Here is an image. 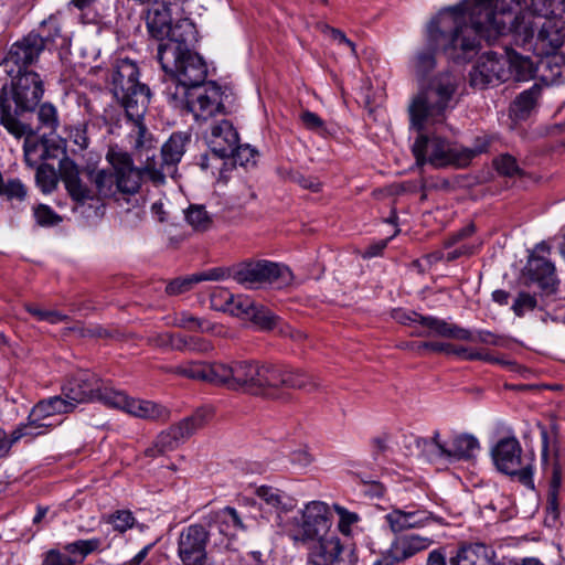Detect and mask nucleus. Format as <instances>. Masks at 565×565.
Instances as JSON below:
<instances>
[{
	"instance_id": "f257e3e1",
	"label": "nucleus",
	"mask_w": 565,
	"mask_h": 565,
	"mask_svg": "<svg viewBox=\"0 0 565 565\" xmlns=\"http://www.w3.org/2000/svg\"><path fill=\"white\" fill-rule=\"evenodd\" d=\"M490 8L480 0H462L441 9L427 24L426 47L418 51L412 62L415 73L424 77L436 66L435 52L440 50L454 61H468L480 47V40H488L487 29L499 30Z\"/></svg>"
},
{
	"instance_id": "f03ea898",
	"label": "nucleus",
	"mask_w": 565,
	"mask_h": 565,
	"mask_svg": "<svg viewBox=\"0 0 565 565\" xmlns=\"http://www.w3.org/2000/svg\"><path fill=\"white\" fill-rule=\"evenodd\" d=\"M490 8L499 30L487 29L488 41L511 33L516 44L527 46L536 55L548 56L565 44V12L543 22L536 21L530 11L521 10L519 0H480Z\"/></svg>"
},
{
	"instance_id": "7ed1b4c3",
	"label": "nucleus",
	"mask_w": 565,
	"mask_h": 565,
	"mask_svg": "<svg viewBox=\"0 0 565 565\" xmlns=\"http://www.w3.org/2000/svg\"><path fill=\"white\" fill-rule=\"evenodd\" d=\"M130 138L135 154L143 163V172L154 183H162L166 174L173 171L182 159L185 147L190 142L188 132H174L162 145L159 158H157L153 139L148 132L143 121L134 126Z\"/></svg>"
},
{
	"instance_id": "20e7f679",
	"label": "nucleus",
	"mask_w": 565,
	"mask_h": 565,
	"mask_svg": "<svg viewBox=\"0 0 565 565\" xmlns=\"http://www.w3.org/2000/svg\"><path fill=\"white\" fill-rule=\"evenodd\" d=\"M114 172L106 170L89 171L95 200L114 199L119 202L136 194L141 185L142 171L134 166L130 154L118 147H110L106 156Z\"/></svg>"
},
{
	"instance_id": "39448f33",
	"label": "nucleus",
	"mask_w": 565,
	"mask_h": 565,
	"mask_svg": "<svg viewBox=\"0 0 565 565\" xmlns=\"http://www.w3.org/2000/svg\"><path fill=\"white\" fill-rule=\"evenodd\" d=\"M458 78L451 73H441L412 100L408 111L411 125L418 131L443 125L447 111L454 108V95Z\"/></svg>"
},
{
	"instance_id": "423d86ee",
	"label": "nucleus",
	"mask_w": 565,
	"mask_h": 565,
	"mask_svg": "<svg viewBox=\"0 0 565 565\" xmlns=\"http://www.w3.org/2000/svg\"><path fill=\"white\" fill-rule=\"evenodd\" d=\"M274 364L258 361H232L216 363V385L252 395H269L278 382Z\"/></svg>"
},
{
	"instance_id": "0eeeda50",
	"label": "nucleus",
	"mask_w": 565,
	"mask_h": 565,
	"mask_svg": "<svg viewBox=\"0 0 565 565\" xmlns=\"http://www.w3.org/2000/svg\"><path fill=\"white\" fill-rule=\"evenodd\" d=\"M111 92L134 126L143 121L150 102V89L139 82V68L128 58L118 60L110 75Z\"/></svg>"
},
{
	"instance_id": "6e6552de",
	"label": "nucleus",
	"mask_w": 565,
	"mask_h": 565,
	"mask_svg": "<svg viewBox=\"0 0 565 565\" xmlns=\"http://www.w3.org/2000/svg\"><path fill=\"white\" fill-rule=\"evenodd\" d=\"M487 140H478L472 148H463L451 143L437 136H426L420 134L415 140L412 151L416 158V163L423 166L429 163L435 168L456 166L467 167L478 154L488 150Z\"/></svg>"
},
{
	"instance_id": "1a4fd4ad",
	"label": "nucleus",
	"mask_w": 565,
	"mask_h": 565,
	"mask_svg": "<svg viewBox=\"0 0 565 565\" xmlns=\"http://www.w3.org/2000/svg\"><path fill=\"white\" fill-rule=\"evenodd\" d=\"M192 43L181 41L158 45L157 58L166 76L196 88L205 83L207 66L203 57L190 49Z\"/></svg>"
},
{
	"instance_id": "9d476101",
	"label": "nucleus",
	"mask_w": 565,
	"mask_h": 565,
	"mask_svg": "<svg viewBox=\"0 0 565 565\" xmlns=\"http://www.w3.org/2000/svg\"><path fill=\"white\" fill-rule=\"evenodd\" d=\"M146 24L149 34L159 41V45L196 41V29L192 21L182 19L172 25L170 11L164 2H156L148 9Z\"/></svg>"
},
{
	"instance_id": "9b49d317",
	"label": "nucleus",
	"mask_w": 565,
	"mask_h": 565,
	"mask_svg": "<svg viewBox=\"0 0 565 565\" xmlns=\"http://www.w3.org/2000/svg\"><path fill=\"white\" fill-rule=\"evenodd\" d=\"M491 456L499 471L516 478L529 489H534L533 459L522 458V447L514 436L499 439L491 450Z\"/></svg>"
},
{
	"instance_id": "f8f14e48",
	"label": "nucleus",
	"mask_w": 565,
	"mask_h": 565,
	"mask_svg": "<svg viewBox=\"0 0 565 565\" xmlns=\"http://www.w3.org/2000/svg\"><path fill=\"white\" fill-rule=\"evenodd\" d=\"M234 279L247 288L265 284L285 288L292 284L294 276L287 266L264 259L241 264L234 271Z\"/></svg>"
},
{
	"instance_id": "ddd939ff",
	"label": "nucleus",
	"mask_w": 565,
	"mask_h": 565,
	"mask_svg": "<svg viewBox=\"0 0 565 565\" xmlns=\"http://www.w3.org/2000/svg\"><path fill=\"white\" fill-rule=\"evenodd\" d=\"M300 514L301 518L295 519L290 529V536L295 542L309 543L312 539L329 533L332 526V509L327 502H307Z\"/></svg>"
},
{
	"instance_id": "4468645a",
	"label": "nucleus",
	"mask_w": 565,
	"mask_h": 565,
	"mask_svg": "<svg viewBox=\"0 0 565 565\" xmlns=\"http://www.w3.org/2000/svg\"><path fill=\"white\" fill-rule=\"evenodd\" d=\"M207 416V411L198 409L192 415L180 420L177 425L161 431L158 435L153 447H150L145 451L146 456L156 457L157 455L174 450L206 424Z\"/></svg>"
},
{
	"instance_id": "2eb2a0df",
	"label": "nucleus",
	"mask_w": 565,
	"mask_h": 565,
	"mask_svg": "<svg viewBox=\"0 0 565 565\" xmlns=\"http://www.w3.org/2000/svg\"><path fill=\"white\" fill-rule=\"evenodd\" d=\"M253 500L243 499L238 508L224 507L223 509L211 511L205 520L210 526H215L218 532L228 537H236L241 533H246L253 525L255 516L248 513V505L253 507Z\"/></svg>"
},
{
	"instance_id": "dca6fc26",
	"label": "nucleus",
	"mask_w": 565,
	"mask_h": 565,
	"mask_svg": "<svg viewBox=\"0 0 565 565\" xmlns=\"http://www.w3.org/2000/svg\"><path fill=\"white\" fill-rule=\"evenodd\" d=\"M542 450L541 459L543 468L551 473L546 510L556 519L559 513V490L562 487V468L555 443H551L550 435L545 428L541 430Z\"/></svg>"
},
{
	"instance_id": "f3484780",
	"label": "nucleus",
	"mask_w": 565,
	"mask_h": 565,
	"mask_svg": "<svg viewBox=\"0 0 565 565\" xmlns=\"http://www.w3.org/2000/svg\"><path fill=\"white\" fill-rule=\"evenodd\" d=\"M107 391H114L104 386L102 380L89 371H78L72 375L62 386V395L75 407L85 402L99 399L104 403L103 395Z\"/></svg>"
},
{
	"instance_id": "a211bd4d",
	"label": "nucleus",
	"mask_w": 565,
	"mask_h": 565,
	"mask_svg": "<svg viewBox=\"0 0 565 565\" xmlns=\"http://www.w3.org/2000/svg\"><path fill=\"white\" fill-rule=\"evenodd\" d=\"M104 404L122 409L131 416L147 420H167L170 412L164 406L152 401L130 398L119 391H107L103 395Z\"/></svg>"
},
{
	"instance_id": "6ab92c4d",
	"label": "nucleus",
	"mask_w": 565,
	"mask_h": 565,
	"mask_svg": "<svg viewBox=\"0 0 565 565\" xmlns=\"http://www.w3.org/2000/svg\"><path fill=\"white\" fill-rule=\"evenodd\" d=\"M196 120L209 118L224 111L221 87L214 82L193 88L185 108Z\"/></svg>"
},
{
	"instance_id": "aec40b11",
	"label": "nucleus",
	"mask_w": 565,
	"mask_h": 565,
	"mask_svg": "<svg viewBox=\"0 0 565 565\" xmlns=\"http://www.w3.org/2000/svg\"><path fill=\"white\" fill-rule=\"evenodd\" d=\"M508 78L507 61L493 52L482 54L469 74L470 85L478 89H484Z\"/></svg>"
},
{
	"instance_id": "412c9836",
	"label": "nucleus",
	"mask_w": 565,
	"mask_h": 565,
	"mask_svg": "<svg viewBox=\"0 0 565 565\" xmlns=\"http://www.w3.org/2000/svg\"><path fill=\"white\" fill-rule=\"evenodd\" d=\"M384 519L393 533L423 529L438 520L431 512L418 509L415 504L393 508L385 514Z\"/></svg>"
},
{
	"instance_id": "4be33fe9",
	"label": "nucleus",
	"mask_w": 565,
	"mask_h": 565,
	"mask_svg": "<svg viewBox=\"0 0 565 565\" xmlns=\"http://www.w3.org/2000/svg\"><path fill=\"white\" fill-rule=\"evenodd\" d=\"M43 92V83L38 73L25 71L18 75L13 85L15 113L33 110L42 98Z\"/></svg>"
},
{
	"instance_id": "5701e85b",
	"label": "nucleus",
	"mask_w": 565,
	"mask_h": 565,
	"mask_svg": "<svg viewBox=\"0 0 565 565\" xmlns=\"http://www.w3.org/2000/svg\"><path fill=\"white\" fill-rule=\"evenodd\" d=\"M407 318L426 328L425 331L417 333L419 337L439 335L455 340L472 339V332L470 330L434 316H423L417 312H412L407 315Z\"/></svg>"
},
{
	"instance_id": "b1692460",
	"label": "nucleus",
	"mask_w": 565,
	"mask_h": 565,
	"mask_svg": "<svg viewBox=\"0 0 565 565\" xmlns=\"http://www.w3.org/2000/svg\"><path fill=\"white\" fill-rule=\"evenodd\" d=\"M206 143L212 153L218 159L228 158L238 143V134L232 122L223 119L211 127L205 137Z\"/></svg>"
},
{
	"instance_id": "393cba45",
	"label": "nucleus",
	"mask_w": 565,
	"mask_h": 565,
	"mask_svg": "<svg viewBox=\"0 0 565 565\" xmlns=\"http://www.w3.org/2000/svg\"><path fill=\"white\" fill-rule=\"evenodd\" d=\"M433 543L430 537L419 534L397 535L387 550V556L392 562L402 563L428 550Z\"/></svg>"
},
{
	"instance_id": "a878e982",
	"label": "nucleus",
	"mask_w": 565,
	"mask_h": 565,
	"mask_svg": "<svg viewBox=\"0 0 565 565\" xmlns=\"http://www.w3.org/2000/svg\"><path fill=\"white\" fill-rule=\"evenodd\" d=\"M43 49V39L31 33L11 46L6 62L18 66V75L23 74V70L39 57Z\"/></svg>"
},
{
	"instance_id": "bb28decb",
	"label": "nucleus",
	"mask_w": 565,
	"mask_h": 565,
	"mask_svg": "<svg viewBox=\"0 0 565 565\" xmlns=\"http://www.w3.org/2000/svg\"><path fill=\"white\" fill-rule=\"evenodd\" d=\"M308 544V559L312 565H333L342 552L339 537L330 533L312 539Z\"/></svg>"
},
{
	"instance_id": "cd10ccee",
	"label": "nucleus",
	"mask_w": 565,
	"mask_h": 565,
	"mask_svg": "<svg viewBox=\"0 0 565 565\" xmlns=\"http://www.w3.org/2000/svg\"><path fill=\"white\" fill-rule=\"evenodd\" d=\"M255 302L248 296H234L224 289H218L211 296L212 308L228 312L243 320H247L248 316H250V310Z\"/></svg>"
},
{
	"instance_id": "c85d7f7f",
	"label": "nucleus",
	"mask_w": 565,
	"mask_h": 565,
	"mask_svg": "<svg viewBox=\"0 0 565 565\" xmlns=\"http://www.w3.org/2000/svg\"><path fill=\"white\" fill-rule=\"evenodd\" d=\"M524 273L531 282L537 284L543 290L554 291L558 282L554 264L543 256L531 255Z\"/></svg>"
},
{
	"instance_id": "c756f323",
	"label": "nucleus",
	"mask_w": 565,
	"mask_h": 565,
	"mask_svg": "<svg viewBox=\"0 0 565 565\" xmlns=\"http://www.w3.org/2000/svg\"><path fill=\"white\" fill-rule=\"evenodd\" d=\"M61 178L70 196L75 202L84 204L95 200L93 186L89 188L83 183L78 167L73 161L65 160L61 163Z\"/></svg>"
},
{
	"instance_id": "7c9ffc66",
	"label": "nucleus",
	"mask_w": 565,
	"mask_h": 565,
	"mask_svg": "<svg viewBox=\"0 0 565 565\" xmlns=\"http://www.w3.org/2000/svg\"><path fill=\"white\" fill-rule=\"evenodd\" d=\"M495 552L483 543L461 545L449 558L450 565H494Z\"/></svg>"
},
{
	"instance_id": "2f4dec72",
	"label": "nucleus",
	"mask_w": 565,
	"mask_h": 565,
	"mask_svg": "<svg viewBox=\"0 0 565 565\" xmlns=\"http://www.w3.org/2000/svg\"><path fill=\"white\" fill-rule=\"evenodd\" d=\"M446 440L447 460L450 462L469 460L473 458L480 449L479 440L471 434H456Z\"/></svg>"
},
{
	"instance_id": "473e14b6",
	"label": "nucleus",
	"mask_w": 565,
	"mask_h": 565,
	"mask_svg": "<svg viewBox=\"0 0 565 565\" xmlns=\"http://www.w3.org/2000/svg\"><path fill=\"white\" fill-rule=\"evenodd\" d=\"M274 370L278 373V382L275 384L273 390L280 386H286L306 392H312L319 387L318 380L313 375L308 374L302 370L286 369L275 364Z\"/></svg>"
},
{
	"instance_id": "72a5a7b5",
	"label": "nucleus",
	"mask_w": 565,
	"mask_h": 565,
	"mask_svg": "<svg viewBox=\"0 0 565 565\" xmlns=\"http://www.w3.org/2000/svg\"><path fill=\"white\" fill-rule=\"evenodd\" d=\"M75 409V403L67 401L63 395L51 396L40 401L31 409L33 420L53 422L56 415L67 414Z\"/></svg>"
},
{
	"instance_id": "f704fd0d",
	"label": "nucleus",
	"mask_w": 565,
	"mask_h": 565,
	"mask_svg": "<svg viewBox=\"0 0 565 565\" xmlns=\"http://www.w3.org/2000/svg\"><path fill=\"white\" fill-rule=\"evenodd\" d=\"M216 363L188 361L167 369L168 372L195 381L216 385Z\"/></svg>"
},
{
	"instance_id": "c9c22d12",
	"label": "nucleus",
	"mask_w": 565,
	"mask_h": 565,
	"mask_svg": "<svg viewBox=\"0 0 565 565\" xmlns=\"http://www.w3.org/2000/svg\"><path fill=\"white\" fill-rule=\"evenodd\" d=\"M258 499L277 512H288L295 507L294 500L284 491L270 487L260 486L255 491Z\"/></svg>"
},
{
	"instance_id": "e433bc0d",
	"label": "nucleus",
	"mask_w": 565,
	"mask_h": 565,
	"mask_svg": "<svg viewBox=\"0 0 565 565\" xmlns=\"http://www.w3.org/2000/svg\"><path fill=\"white\" fill-rule=\"evenodd\" d=\"M58 425V423L54 422H42V420H33L31 418V413L29 414L28 422L20 424L12 433L10 434V438L8 441V447H11L13 444L18 443L22 438L29 437L33 439L36 436L43 435Z\"/></svg>"
},
{
	"instance_id": "4c0bfd02",
	"label": "nucleus",
	"mask_w": 565,
	"mask_h": 565,
	"mask_svg": "<svg viewBox=\"0 0 565 565\" xmlns=\"http://www.w3.org/2000/svg\"><path fill=\"white\" fill-rule=\"evenodd\" d=\"M0 125H3L7 130L15 137H22L28 131H32L30 125L19 122L11 115V105L6 87L0 90Z\"/></svg>"
},
{
	"instance_id": "58836bf2",
	"label": "nucleus",
	"mask_w": 565,
	"mask_h": 565,
	"mask_svg": "<svg viewBox=\"0 0 565 565\" xmlns=\"http://www.w3.org/2000/svg\"><path fill=\"white\" fill-rule=\"evenodd\" d=\"M164 86L163 94L167 100L174 108L185 109L193 88L190 85L181 84L171 76H167Z\"/></svg>"
},
{
	"instance_id": "ea45409f",
	"label": "nucleus",
	"mask_w": 565,
	"mask_h": 565,
	"mask_svg": "<svg viewBox=\"0 0 565 565\" xmlns=\"http://www.w3.org/2000/svg\"><path fill=\"white\" fill-rule=\"evenodd\" d=\"M502 58L507 61L509 75L514 74L518 81H526L533 76L534 65L529 57L522 56L513 50H507Z\"/></svg>"
},
{
	"instance_id": "a19ab883",
	"label": "nucleus",
	"mask_w": 565,
	"mask_h": 565,
	"mask_svg": "<svg viewBox=\"0 0 565 565\" xmlns=\"http://www.w3.org/2000/svg\"><path fill=\"white\" fill-rule=\"evenodd\" d=\"M540 92L537 85L522 92L510 106V116L514 119H525L534 108Z\"/></svg>"
},
{
	"instance_id": "79ce46f5",
	"label": "nucleus",
	"mask_w": 565,
	"mask_h": 565,
	"mask_svg": "<svg viewBox=\"0 0 565 565\" xmlns=\"http://www.w3.org/2000/svg\"><path fill=\"white\" fill-rule=\"evenodd\" d=\"M172 326L191 332H212L213 323L204 318L196 317L189 311L174 312L172 317Z\"/></svg>"
},
{
	"instance_id": "37998d69",
	"label": "nucleus",
	"mask_w": 565,
	"mask_h": 565,
	"mask_svg": "<svg viewBox=\"0 0 565 565\" xmlns=\"http://www.w3.org/2000/svg\"><path fill=\"white\" fill-rule=\"evenodd\" d=\"M246 321H250L260 331H271L277 329L280 318L264 305L255 302Z\"/></svg>"
},
{
	"instance_id": "c03bdc74",
	"label": "nucleus",
	"mask_w": 565,
	"mask_h": 565,
	"mask_svg": "<svg viewBox=\"0 0 565 565\" xmlns=\"http://www.w3.org/2000/svg\"><path fill=\"white\" fill-rule=\"evenodd\" d=\"M536 21H541L542 18L547 19L551 17H558L565 12V0H532L531 10Z\"/></svg>"
},
{
	"instance_id": "a18cd8bd",
	"label": "nucleus",
	"mask_w": 565,
	"mask_h": 565,
	"mask_svg": "<svg viewBox=\"0 0 565 565\" xmlns=\"http://www.w3.org/2000/svg\"><path fill=\"white\" fill-rule=\"evenodd\" d=\"M418 445L429 460H447V440L441 438L438 430H435L430 438L420 439Z\"/></svg>"
},
{
	"instance_id": "49530a36",
	"label": "nucleus",
	"mask_w": 565,
	"mask_h": 565,
	"mask_svg": "<svg viewBox=\"0 0 565 565\" xmlns=\"http://www.w3.org/2000/svg\"><path fill=\"white\" fill-rule=\"evenodd\" d=\"M35 134L34 129L32 131H28L24 134L26 136L23 150H24V160L28 166L34 167L39 160L45 159L47 154V147L45 141L34 140L33 135Z\"/></svg>"
},
{
	"instance_id": "de8ad7c7",
	"label": "nucleus",
	"mask_w": 565,
	"mask_h": 565,
	"mask_svg": "<svg viewBox=\"0 0 565 565\" xmlns=\"http://www.w3.org/2000/svg\"><path fill=\"white\" fill-rule=\"evenodd\" d=\"M186 222L195 230L205 232L211 228L213 218L206 211L204 205H190L185 212Z\"/></svg>"
},
{
	"instance_id": "09e8293b",
	"label": "nucleus",
	"mask_w": 565,
	"mask_h": 565,
	"mask_svg": "<svg viewBox=\"0 0 565 565\" xmlns=\"http://www.w3.org/2000/svg\"><path fill=\"white\" fill-rule=\"evenodd\" d=\"M333 511L337 513L338 520V530L344 536H352L354 534V530L358 526V523L361 521V518L358 513L348 510L347 508L340 504H333Z\"/></svg>"
},
{
	"instance_id": "8fccbe9b",
	"label": "nucleus",
	"mask_w": 565,
	"mask_h": 565,
	"mask_svg": "<svg viewBox=\"0 0 565 565\" xmlns=\"http://www.w3.org/2000/svg\"><path fill=\"white\" fill-rule=\"evenodd\" d=\"M547 58L542 62V65L550 71L551 75H543L546 81L552 83H562L565 81V56L562 55H548Z\"/></svg>"
},
{
	"instance_id": "3c124183",
	"label": "nucleus",
	"mask_w": 565,
	"mask_h": 565,
	"mask_svg": "<svg viewBox=\"0 0 565 565\" xmlns=\"http://www.w3.org/2000/svg\"><path fill=\"white\" fill-rule=\"evenodd\" d=\"M35 181L43 193L52 192L57 185L55 169L46 163L40 164L36 169Z\"/></svg>"
},
{
	"instance_id": "603ef678",
	"label": "nucleus",
	"mask_w": 565,
	"mask_h": 565,
	"mask_svg": "<svg viewBox=\"0 0 565 565\" xmlns=\"http://www.w3.org/2000/svg\"><path fill=\"white\" fill-rule=\"evenodd\" d=\"M170 349L172 350H192V351H207L210 344L200 338H185L180 334L171 333Z\"/></svg>"
},
{
	"instance_id": "864d4df0",
	"label": "nucleus",
	"mask_w": 565,
	"mask_h": 565,
	"mask_svg": "<svg viewBox=\"0 0 565 565\" xmlns=\"http://www.w3.org/2000/svg\"><path fill=\"white\" fill-rule=\"evenodd\" d=\"M24 308L30 315H32L39 321H46L51 324H56L68 320V317L66 315H63L57 310L43 309L34 303H25Z\"/></svg>"
},
{
	"instance_id": "5fc2aeb1",
	"label": "nucleus",
	"mask_w": 565,
	"mask_h": 565,
	"mask_svg": "<svg viewBox=\"0 0 565 565\" xmlns=\"http://www.w3.org/2000/svg\"><path fill=\"white\" fill-rule=\"evenodd\" d=\"M0 195L9 201L23 202L28 196V188L20 179H8Z\"/></svg>"
},
{
	"instance_id": "6e6d98bb",
	"label": "nucleus",
	"mask_w": 565,
	"mask_h": 565,
	"mask_svg": "<svg viewBox=\"0 0 565 565\" xmlns=\"http://www.w3.org/2000/svg\"><path fill=\"white\" fill-rule=\"evenodd\" d=\"M102 544L100 539L78 540L67 543L63 548L70 554H79L83 558L97 551Z\"/></svg>"
},
{
	"instance_id": "4d7b16f0",
	"label": "nucleus",
	"mask_w": 565,
	"mask_h": 565,
	"mask_svg": "<svg viewBox=\"0 0 565 565\" xmlns=\"http://www.w3.org/2000/svg\"><path fill=\"white\" fill-rule=\"evenodd\" d=\"M38 119L40 122L38 129L44 128L50 134L54 132L58 125L56 108L52 104L41 105L38 111Z\"/></svg>"
},
{
	"instance_id": "13d9d810",
	"label": "nucleus",
	"mask_w": 565,
	"mask_h": 565,
	"mask_svg": "<svg viewBox=\"0 0 565 565\" xmlns=\"http://www.w3.org/2000/svg\"><path fill=\"white\" fill-rule=\"evenodd\" d=\"M107 522L113 525L115 531L124 533L134 527L136 519L129 510H117L108 516Z\"/></svg>"
},
{
	"instance_id": "bf43d9fd",
	"label": "nucleus",
	"mask_w": 565,
	"mask_h": 565,
	"mask_svg": "<svg viewBox=\"0 0 565 565\" xmlns=\"http://www.w3.org/2000/svg\"><path fill=\"white\" fill-rule=\"evenodd\" d=\"M33 215L40 226H53L62 222V217L46 204L34 206Z\"/></svg>"
},
{
	"instance_id": "052dcab7",
	"label": "nucleus",
	"mask_w": 565,
	"mask_h": 565,
	"mask_svg": "<svg viewBox=\"0 0 565 565\" xmlns=\"http://www.w3.org/2000/svg\"><path fill=\"white\" fill-rule=\"evenodd\" d=\"M495 169L499 173L507 177H515L521 174V169L514 157L510 154H501L494 160Z\"/></svg>"
},
{
	"instance_id": "680f3d73",
	"label": "nucleus",
	"mask_w": 565,
	"mask_h": 565,
	"mask_svg": "<svg viewBox=\"0 0 565 565\" xmlns=\"http://www.w3.org/2000/svg\"><path fill=\"white\" fill-rule=\"evenodd\" d=\"M449 354L457 355L467 361L481 360V361H487V362H492V363L499 362L497 359L492 358L489 354L481 353L479 351L471 350V349L462 347V345L457 347V345L450 344Z\"/></svg>"
},
{
	"instance_id": "e2e57ef3",
	"label": "nucleus",
	"mask_w": 565,
	"mask_h": 565,
	"mask_svg": "<svg viewBox=\"0 0 565 565\" xmlns=\"http://www.w3.org/2000/svg\"><path fill=\"white\" fill-rule=\"evenodd\" d=\"M536 305L537 300L535 296H532L529 292H520L511 309L515 316L523 317L526 312L534 310Z\"/></svg>"
},
{
	"instance_id": "0e129e2a",
	"label": "nucleus",
	"mask_w": 565,
	"mask_h": 565,
	"mask_svg": "<svg viewBox=\"0 0 565 565\" xmlns=\"http://www.w3.org/2000/svg\"><path fill=\"white\" fill-rule=\"evenodd\" d=\"M257 151L252 148L249 145H242L238 143L235 147L234 152L230 156L233 157L234 162L242 166L247 167L249 164L255 163Z\"/></svg>"
},
{
	"instance_id": "69168bd1",
	"label": "nucleus",
	"mask_w": 565,
	"mask_h": 565,
	"mask_svg": "<svg viewBox=\"0 0 565 565\" xmlns=\"http://www.w3.org/2000/svg\"><path fill=\"white\" fill-rule=\"evenodd\" d=\"M194 284H198L196 280H194V274L188 277L177 278L167 285L166 292L170 296L181 295L189 291Z\"/></svg>"
},
{
	"instance_id": "338daca9",
	"label": "nucleus",
	"mask_w": 565,
	"mask_h": 565,
	"mask_svg": "<svg viewBox=\"0 0 565 565\" xmlns=\"http://www.w3.org/2000/svg\"><path fill=\"white\" fill-rule=\"evenodd\" d=\"M468 341L480 342L488 345L503 347L505 339L502 335L495 334L488 330H478L472 333V339Z\"/></svg>"
},
{
	"instance_id": "774afa93",
	"label": "nucleus",
	"mask_w": 565,
	"mask_h": 565,
	"mask_svg": "<svg viewBox=\"0 0 565 565\" xmlns=\"http://www.w3.org/2000/svg\"><path fill=\"white\" fill-rule=\"evenodd\" d=\"M42 565H75V562L58 550H50L43 556Z\"/></svg>"
}]
</instances>
